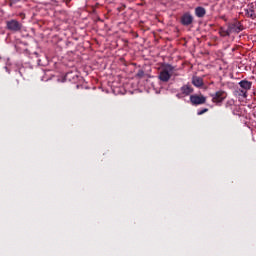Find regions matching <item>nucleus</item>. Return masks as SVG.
<instances>
[{"instance_id":"nucleus-1","label":"nucleus","mask_w":256,"mask_h":256,"mask_svg":"<svg viewBox=\"0 0 256 256\" xmlns=\"http://www.w3.org/2000/svg\"><path fill=\"white\" fill-rule=\"evenodd\" d=\"M173 71H175V67H173L170 64H166L162 70L159 72L158 79L162 81V83L169 82V79H171L173 75Z\"/></svg>"},{"instance_id":"nucleus-2","label":"nucleus","mask_w":256,"mask_h":256,"mask_svg":"<svg viewBox=\"0 0 256 256\" xmlns=\"http://www.w3.org/2000/svg\"><path fill=\"white\" fill-rule=\"evenodd\" d=\"M6 29L11 31V33H21L23 31V23L16 19L7 20Z\"/></svg>"},{"instance_id":"nucleus-3","label":"nucleus","mask_w":256,"mask_h":256,"mask_svg":"<svg viewBox=\"0 0 256 256\" xmlns=\"http://www.w3.org/2000/svg\"><path fill=\"white\" fill-rule=\"evenodd\" d=\"M210 97H212V103H216V105H219L220 103H223L225 99H227V93L223 90L217 91L214 94H210Z\"/></svg>"},{"instance_id":"nucleus-4","label":"nucleus","mask_w":256,"mask_h":256,"mask_svg":"<svg viewBox=\"0 0 256 256\" xmlns=\"http://www.w3.org/2000/svg\"><path fill=\"white\" fill-rule=\"evenodd\" d=\"M227 27L230 32V35H231V33L239 34V33H241V31H243L245 29L243 27V24H241V22H239V21H234V22L228 23Z\"/></svg>"},{"instance_id":"nucleus-5","label":"nucleus","mask_w":256,"mask_h":256,"mask_svg":"<svg viewBox=\"0 0 256 256\" xmlns=\"http://www.w3.org/2000/svg\"><path fill=\"white\" fill-rule=\"evenodd\" d=\"M190 103L195 107H197V105H205V103H207V98L203 95L194 94L190 96Z\"/></svg>"},{"instance_id":"nucleus-6","label":"nucleus","mask_w":256,"mask_h":256,"mask_svg":"<svg viewBox=\"0 0 256 256\" xmlns=\"http://www.w3.org/2000/svg\"><path fill=\"white\" fill-rule=\"evenodd\" d=\"M241 87V93H243V97H247V91H251V87H253V82L249 80H242L238 83Z\"/></svg>"},{"instance_id":"nucleus-7","label":"nucleus","mask_w":256,"mask_h":256,"mask_svg":"<svg viewBox=\"0 0 256 256\" xmlns=\"http://www.w3.org/2000/svg\"><path fill=\"white\" fill-rule=\"evenodd\" d=\"M180 23L184 27H189V25L193 24V15L189 12L184 13L180 18Z\"/></svg>"},{"instance_id":"nucleus-8","label":"nucleus","mask_w":256,"mask_h":256,"mask_svg":"<svg viewBox=\"0 0 256 256\" xmlns=\"http://www.w3.org/2000/svg\"><path fill=\"white\" fill-rule=\"evenodd\" d=\"M180 91L182 95H184V97H187L191 95V93H193L194 89H193V86H191L190 84H186L180 88Z\"/></svg>"},{"instance_id":"nucleus-9","label":"nucleus","mask_w":256,"mask_h":256,"mask_svg":"<svg viewBox=\"0 0 256 256\" xmlns=\"http://www.w3.org/2000/svg\"><path fill=\"white\" fill-rule=\"evenodd\" d=\"M253 7V4H250L248 5V9L245 10V15H247L250 19H256V13Z\"/></svg>"},{"instance_id":"nucleus-10","label":"nucleus","mask_w":256,"mask_h":256,"mask_svg":"<svg viewBox=\"0 0 256 256\" xmlns=\"http://www.w3.org/2000/svg\"><path fill=\"white\" fill-rule=\"evenodd\" d=\"M192 84L194 85V87H203V85H205V83L203 82V78L199 76L192 77Z\"/></svg>"},{"instance_id":"nucleus-11","label":"nucleus","mask_w":256,"mask_h":256,"mask_svg":"<svg viewBox=\"0 0 256 256\" xmlns=\"http://www.w3.org/2000/svg\"><path fill=\"white\" fill-rule=\"evenodd\" d=\"M207 14V10H205V8L198 6L195 8V15L196 17H199L200 19L205 17V15Z\"/></svg>"},{"instance_id":"nucleus-12","label":"nucleus","mask_w":256,"mask_h":256,"mask_svg":"<svg viewBox=\"0 0 256 256\" xmlns=\"http://www.w3.org/2000/svg\"><path fill=\"white\" fill-rule=\"evenodd\" d=\"M219 35L221 37H230L231 36V32H229V27L227 26V28L225 27H220L219 29Z\"/></svg>"},{"instance_id":"nucleus-13","label":"nucleus","mask_w":256,"mask_h":256,"mask_svg":"<svg viewBox=\"0 0 256 256\" xmlns=\"http://www.w3.org/2000/svg\"><path fill=\"white\" fill-rule=\"evenodd\" d=\"M136 75H137V77H139L140 79H142V77H145V71L139 70Z\"/></svg>"},{"instance_id":"nucleus-14","label":"nucleus","mask_w":256,"mask_h":256,"mask_svg":"<svg viewBox=\"0 0 256 256\" xmlns=\"http://www.w3.org/2000/svg\"><path fill=\"white\" fill-rule=\"evenodd\" d=\"M209 111V108H203L202 110L197 112V115H204V113H207Z\"/></svg>"},{"instance_id":"nucleus-15","label":"nucleus","mask_w":256,"mask_h":256,"mask_svg":"<svg viewBox=\"0 0 256 256\" xmlns=\"http://www.w3.org/2000/svg\"><path fill=\"white\" fill-rule=\"evenodd\" d=\"M21 0H10V5H15V3H19Z\"/></svg>"},{"instance_id":"nucleus-16","label":"nucleus","mask_w":256,"mask_h":256,"mask_svg":"<svg viewBox=\"0 0 256 256\" xmlns=\"http://www.w3.org/2000/svg\"><path fill=\"white\" fill-rule=\"evenodd\" d=\"M19 16H20L22 19H25V13H20Z\"/></svg>"},{"instance_id":"nucleus-17","label":"nucleus","mask_w":256,"mask_h":256,"mask_svg":"<svg viewBox=\"0 0 256 256\" xmlns=\"http://www.w3.org/2000/svg\"><path fill=\"white\" fill-rule=\"evenodd\" d=\"M125 5H122L121 7H120V11H123V9H125Z\"/></svg>"},{"instance_id":"nucleus-18","label":"nucleus","mask_w":256,"mask_h":256,"mask_svg":"<svg viewBox=\"0 0 256 256\" xmlns=\"http://www.w3.org/2000/svg\"><path fill=\"white\" fill-rule=\"evenodd\" d=\"M76 87H77V89H79V85H77Z\"/></svg>"}]
</instances>
